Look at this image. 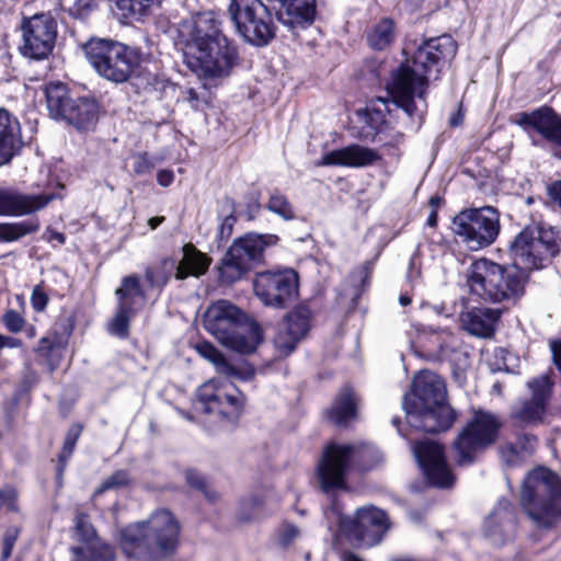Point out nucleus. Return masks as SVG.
I'll return each mask as SVG.
<instances>
[{"instance_id": "obj_13", "label": "nucleus", "mask_w": 561, "mask_h": 561, "mask_svg": "<svg viewBox=\"0 0 561 561\" xmlns=\"http://www.w3.org/2000/svg\"><path fill=\"white\" fill-rule=\"evenodd\" d=\"M453 232L470 251L492 245L501 232V213L494 206L470 207L453 218Z\"/></svg>"}, {"instance_id": "obj_53", "label": "nucleus", "mask_w": 561, "mask_h": 561, "mask_svg": "<svg viewBox=\"0 0 561 561\" xmlns=\"http://www.w3.org/2000/svg\"><path fill=\"white\" fill-rule=\"evenodd\" d=\"M21 528L16 526H9L3 534L1 543V558L0 561H8L12 556L13 548L20 537Z\"/></svg>"}, {"instance_id": "obj_25", "label": "nucleus", "mask_w": 561, "mask_h": 561, "mask_svg": "<svg viewBox=\"0 0 561 561\" xmlns=\"http://www.w3.org/2000/svg\"><path fill=\"white\" fill-rule=\"evenodd\" d=\"M276 19L289 30H307L317 19V0H278Z\"/></svg>"}, {"instance_id": "obj_1", "label": "nucleus", "mask_w": 561, "mask_h": 561, "mask_svg": "<svg viewBox=\"0 0 561 561\" xmlns=\"http://www.w3.org/2000/svg\"><path fill=\"white\" fill-rule=\"evenodd\" d=\"M560 251L561 236L554 227L542 224L525 226L508 245L513 263L500 264L480 257L470 264L467 286L471 299L516 306L526 294L531 272L549 266Z\"/></svg>"}, {"instance_id": "obj_40", "label": "nucleus", "mask_w": 561, "mask_h": 561, "mask_svg": "<svg viewBox=\"0 0 561 561\" xmlns=\"http://www.w3.org/2000/svg\"><path fill=\"white\" fill-rule=\"evenodd\" d=\"M506 524L513 528L517 525L515 508L510 502L494 508L485 519V529L489 535L502 534Z\"/></svg>"}, {"instance_id": "obj_8", "label": "nucleus", "mask_w": 561, "mask_h": 561, "mask_svg": "<svg viewBox=\"0 0 561 561\" xmlns=\"http://www.w3.org/2000/svg\"><path fill=\"white\" fill-rule=\"evenodd\" d=\"M81 50L94 71L115 84L126 83L144 62L141 47L111 37L91 36L81 45Z\"/></svg>"}, {"instance_id": "obj_55", "label": "nucleus", "mask_w": 561, "mask_h": 561, "mask_svg": "<svg viewBox=\"0 0 561 561\" xmlns=\"http://www.w3.org/2000/svg\"><path fill=\"white\" fill-rule=\"evenodd\" d=\"M237 221H238L237 214H228L222 218V220L217 229V234H216V241H217L218 245L226 243L230 239V237L233 233V229H234Z\"/></svg>"}, {"instance_id": "obj_37", "label": "nucleus", "mask_w": 561, "mask_h": 561, "mask_svg": "<svg viewBox=\"0 0 561 561\" xmlns=\"http://www.w3.org/2000/svg\"><path fill=\"white\" fill-rule=\"evenodd\" d=\"M186 485L201 493L207 503L216 505L220 499V492L215 488L210 478L196 468H186L183 472Z\"/></svg>"}, {"instance_id": "obj_50", "label": "nucleus", "mask_w": 561, "mask_h": 561, "mask_svg": "<svg viewBox=\"0 0 561 561\" xmlns=\"http://www.w3.org/2000/svg\"><path fill=\"white\" fill-rule=\"evenodd\" d=\"M19 494L13 485H5L0 489V514L1 513H18Z\"/></svg>"}, {"instance_id": "obj_27", "label": "nucleus", "mask_w": 561, "mask_h": 561, "mask_svg": "<svg viewBox=\"0 0 561 561\" xmlns=\"http://www.w3.org/2000/svg\"><path fill=\"white\" fill-rule=\"evenodd\" d=\"M358 404L355 391L351 387L343 388L324 411L325 419L340 428H348L358 419Z\"/></svg>"}, {"instance_id": "obj_49", "label": "nucleus", "mask_w": 561, "mask_h": 561, "mask_svg": "<svg viewBox=\"0 0 561 561\" xmlns=\"http://www.w3.org/2000/svg\"><path fill=\"white\" fill-rule=\"evenodd\" d=\"M75 533L78 540L82 543H90V541L99 540L96 530L93 525L88 520L87 514H78L75 518Z\"/></svg>"}, {"instance_id": "obj_6", "label": "nucleus", "mask_w": 561, "mask_h": 561, "mask_svg": "<svg viewBox=\"0 0 561 561\" xmlns=\"http://www.w3.org/2000/svg\"><path fill=\"white\" fill-rule=\"evenodd\" d=\"M378 462L376 458L365 460L355 444L329 440L323 445L314 469L319 490L323 494L348 492L350 474H365L374 470Z\"/></svg>"}, {"instance_id": "obj_51", "label": "nucleus", "mask_w": 561, "mask_h": 561, "mask_svg": "<svg viewBox=\"0 0 561 561\" xmlns=\"http://www.w3.org/2000/svg\"><path fill=\"white\" fill-rule=\"evenodd\" d=\"M133 159V172L137 176L150 174L156 167V159L148 151L137 152Z\"/></svg>"}, {"instance_id": "obj_11", "label": "nucleus", "mask_w": 561, "mask_h": 561, "mask_svg": "<svg viewBox=\"0 0 561 561\" xmlns=\"http://www.w3.org/2000/svg\"><path fill=\"white\" fill-rule=\"evenodd\" d=\"M60 193L26 194L0 190V216L23 217L13 222H0V243H12L27 236L36 234L41 229L37 213L55 199H61Z\"/></svg>"}, {"instance_id": "obj_5", "label": "nucleus", "mask_w": 561, "mask_h": 561, "mask_svg": "<svg viewBox=\"0 0 561 561\" xmlns=\"http://www.w3.org/2000/svg\"><path fill=\"white\" fill-rule=\"evenodd\" d=\"M188 46L196 50L198 65L209 77L229 75L239 58L237 45L222 33L221 22L213 11L198 13Z\"/></svg>"}, {"instance_id": "obj_56", "label": "nucleus", "mask_w": 561, "mask_h": 561, "mask_svg": "<svg viewBox=\"0 0 561 561\" xmlns=\"http://www.w3.org/2000/svg\"><path fill=\"white\" fill-rule=\"evenodd\" d=\"M2 323L10 333H19L23 330L26 321L19 311L8 309L2 316Z\"/></svg>"}, {"instance_id": "obj_32", "label": "nucleus", "mask_w": 561, "mask_h": 561, "mask_svg": "<svg viewBox=\"0 0 561 561\" xmlns=\"http://www.w3.org/2000/svg\"><path fill=\"white\" fill-rule=\"evenodd\" d=\"M503 310L490 307H473L466 317L472 333L481 336H490L494 333L495 325L502 317Z\"/></svg>"}, {"instance_id": "obj_52", "label": "nucleus", "mask_w": 561, "mask_h": 561, "mask_svg": "<svg viewBox=\"0 0 561 561\" xmlns=\"http://www.w3.org/2000/svg\"><path fill=\"white\" fill-rule=\"evenodd\" d=\"M99 3L96 0H76L69 8V15L76 20L84 21L96 11Z\"/></svg>"}, {"instance_id": "obj_18", "label": "nucleus", "mask_w": 561, "mask_h": 561, "mask_svg": "<svg viewBox=\"0 0 561 561\" xmlns=\"http://www.w3.org/2000/svg\"><path fill=\"white\" fill-rule=\"evenodd\" d=\"M428 87L427 76L419 72L412 64L410 65L409 60H405L391 71L387 92L391 102L410 118H413L417 112L415 99L425 102Z\"/></svg>"}, {"instance_id": "obj_20", "label": "nucleus", "mask_w": 561, "mask_h": 561, "mask_svg": "<svg viewBox=\"0 0 561 561\" xmlns=\"http://www.w3.org/2000/svg\"><path fill=\"white\" fill-rule=\"evenodd\" d=\"M458 44L449 34L424 39L413 51L409 60L417 70L438 80L444 69L456 57Z\"/></svg>"}, {"instance_id": "obj_38", "label": "nucleus", "mask_w": 561, "mask_h": 561, "mask_svg": "<svg viewBox=\"0 0 561 561\" xmlns=\"http://www.w3.org/2000/svg\"><path fill=\"white\" fill-rule=\"evenodd\" d=\"M547 412L548 405L528 398L511 412V419L524 426H536L543 423Z\"/></svg>"}, {"instance_id": "obj_39", "label": "nucleus", "mask_w": 561, "mask_h": 561, "mask_svg": "<svg viewBox=\"0 0 561 561\" xmlns=\"http://www.w3.org/2000/svg\"><path fill=\"white\" fill-rule=\"evenodd\" d=\"M117 306L136 308V299H145L146 293L140 284V278L136 274L127 275L122 278L121 286L115 290Z\"/></svg>"}, {"instance_id": "obj_64", "label": "nucleus", "mask_w": 561, "mask_h": 561, "mask_svg": "<svg viewBox=\"0 0 561 561\" xmlns=\"http://www.w3.org/2000/svg\"><path fill=\"white\" fill-rule=\"evenodd\" d=\"M184 101H186L192 110L199 111L201 110V100L197 91L194 88H187L184 91Z\"/></svg>"}, {"instance_id": "obj_10", "label": "nucleus", "mask_w": 561, "mask_h": 561, "mask_svg": "<svg viewBox=\"0 0 561 561\" xmlns=\"http://www.w3.org/2000/svg\"><path fill=\"white\" fill-rule=\"evenodd\" d=\"M503 426L499 414L482 408L473 409L471 417L450 444L455 465L459 468L473 466L480 455L497 443Z\"/></svg>"}, {"instance_id": "obj_41", "label": "nucleus", "mask_w": 561, "mask_h": 561, "mask_svg": "<svg viewBox=\"0 0 561 561\" xmlns=\"http://www.w3.org/2000/svg\"><path fill=\"white\" fill-rule=\"evenodd\" d=\"M175 268V260L171 256L162 257L157 266H147L145 278L151 288H164Z\"/></svg>"}, {"instance_id": "obj_61", "label": "nucleus", "mask_w": 561, "mask_h": 561, "mask_svg": "<svg viewBox=\"0 0 561 561\" xmlns=\"http://www.w3.org/2000/svg\"><path fill=\"white\" fill-rule=\"evenodd\" d=\"M375 259L365 261L360 267L358 268V274L360 277V288L365 289L370 285L371 276L374 272Z\"/></svg>"}, {"instance_id": "obj_58", "label": "nucleus", "mask_w": 561, "mask_h": 561, "mask_svg": "<svg viewBox=\"0 0 561 561\" xmlns=\"http://www.w3.org/2000/svg\"><path fill=\"white\" fill-rule=\"evenodd\" d=\"M49 297L41 285H36L31 294V305L34 311L43 312L46 310Z\"/></svg>"}, {"instance_id": "obj_43", "label": "nucleus", "mask_w": 561, "mask_h": 561, "mask_svg": "<svg viewBox=\"0 0 561 561\" xmlns=\"http://www.w3.org/2000/svg\"><path fill=\"white\" fill-rule=\"evenodd\" d=\"M527 387L531 392L530 399L549 407L554 388L552 371L542 374L538 377L530 379L527 382Z\"/></svg>"}, {"instance_id": "obj_9", "label": "nucleus", "mask_w": 561, "mask_h": 561, "mask_svg": "<svg viewBox=\"0 0 561 561\" xmlns=\"http://www.w3.org/2000/svg\"><path fill=\"white\" fill-rule=\"evenodd\" d=\"M520 504L538 527H554L561 519L560 476L542 466L529 471L523 482Z\"/></svg>"}, {"instance_id": "obj_12", "label": "nucleus", "mask_w": 561, "mask_h": 561, "mask_svg": "<svg viewBox=\"0 0 561 561\" xmlns=\"http://www.w3.org/2000/svg\"><path fill=\"white\" fill-rule=\"evenodd\" d=\"M279 241L278 234L256 231L236 238L220 261L219 279L227 285L242 279L253 268L266 263L268 250L278 245Z\"/></svg>"}, {"instance_id": "obj_21", "label": "nucleus", "mask_w": 561, "mask_h": 561, "mask_svg": "<svg viewBox=\"0 0 561 561\" xmlns=\"http://www.w3.org/2000/svg\"><path fill=\"white\" fill-rule=\"evenodd\" d=\"M414 455L428 485L451 489L457 476L448 463L444 444L435 440H421L414 445Z\"/></svg>"}, {"instance_id": "obj_29", "label": "nucleus", "mask_w": 561, "mask_h": 561, "mask_svg": "<svg viewBox=\"0 0 561 561\" xmlns=\"http://www.w3.org/2000/svg\"><path fill=\"white\" fill-rule=\"evenodd\" d=\"M84 425L81 422H73L66 432L60 450L57 453L56 458L51 459L54 463V481L56 489L64 486L65 472L68 463L72 458L78 440L81 437Z\"/></svg>"}, {"instance_id": "obj_63", "label": "nucleus", "mask_w": 561, "mask_h": 561, "mask_svg": "<svg viewBox=\"0 0 561 561\" xmlns=\"http://www.w3.org/2000/svg\"><path fill=\"white\" fill-rule=\"evenodd\" d=\"M552 363L557 370L561 374V339H552L549 341Z\"/></svg>"}, {"instance_id": "obj_46", "label": "nucleus", "mask_w": 561, "mask_h": 561, "mask_svg": "<svg viewBox=\"0 0 561 561\" xmlns=\"http://www.w3.org/2000/svg\"><path fill=\"white\" fill-rule=\"evenodd\" d=\"M192 347L201 357L214 364L218 373L227 362V357L210 341L199 340L192 344Z\"/></svg>"}, {"instance_id": "obj_2", "label": "nucleus", "mask_w": 561, "mask_h": 561, "mask_svg": "<svg viewBox=\"0 0 561 561\" xmlns=\"http://www.w3.org/2000/svg\"><path fill=\"white\" fill-rule=\"evenodd\" d=\"M181 531L175 514L159 507L147 519L124 526L119 530L118 542L129 561H164L178 553Z\"/></svg>"}, {"instance_id": "obj_47", "label": "nucleus", "mask_w": 561, "mask_h": 561, "mask_svg": "<svg viewBox=\"0 0 561 561\" xmlns=\"http://www.w3.org/2000/svg\"><path fill=\"white\" fill-rule=\"evenodd\" d=\"M136 313V308L117 306L115 317L112 321L113 331L121 337H127L129 334L130 320Z\"/></svg>"}, {"instance_id": "obj_4", "label": "nucleus", "mask_w": 561, "mask_h": 561, "mask_svg": "<svg viewBox=\"0 0 561 561\" xmlns=\"http://www.w3.org/2000/svg\"><path fill=\"white\" fill-rule=\"evenodd\" d=\"M203 322L205 330L224 347L239 355L254 354L265 339L262 325L226 299L211 302Z\"/></svg>"}, {"instance_id": "obj_57", "label": "nucleus", "mask_w": 561, "mask_h": 561, "mask_svg": "<svg viewBox=\"0 0 561 561\" xmlns=\"http://www.w3.org/2000/svg\"><path fill=\"white\" fill-rule=\"evenodd\" d=\"M446 201L445 198L439 195L435 194L432 195L428 198V207L431 209L428 217L426 219V226L430 228H436L438 225V210L445 205Z\"/></svg>"}, {"instance_id": "obj_36", "label": "nucleus", "mask_w": 561, "mask_h": 561, "mask_svg": "<svg viewBox=\"0 0 561 561\" xmlns=\"http://www.w3.org/2000/svg\"><path fill=\"white\" fill-rule=\"evenodd\" d=\"M116 12L123 23L142 21L153 7H160L163 0H114Z\"/></svg>"}, {"instance_id": "obj_42", "label": "nucleus", "mask_w": 561, "mask_h": 561, "mask_svg": "<svg viewBox=\"0 0 561 561\" xmlns=\"http://www.w3.org/2000/svg\"><path fill=\"white\" fill-rule=\"evenodd\" d=\"M365 125L358 130L357 138L363 141H375L376 137L388 125L386 116L380 110H364Z\"/></svg>"}, {"instance_id": "obj_54", "label": "nucleus", "mask_w": 561, "mask_h": 561, "mask_svg": "<svg viewBox=\"0 0 561 561\" xmlns=\"http://www.w3.org/2000/svg\"><path fill=\"white\" fill-rule=\"evenodd\" d=\"M244 207L247 220L253 221L259 216L262 209L261 192L259 190L248 192L244 195Z\"/></svg>"}, {"instance_id": "obj_33", "label": "nucleus", "mask_w": 561, "mask_h": 561, "mask_svg": "<svg viewBox=\"0 0 561 561\" xmlns=\"http://www.w3.org/2000/svg\"><path fill=\"white\" fill-rule=\"evenodd\" d=\"M397 26L391 18H381L365 33L367 46L374 51L388 49L396 41Z\"/></svg>"}, {"instance_id": "obj_23", "label": "nucleus", "mask_w": 561, "mask_h": 561, "mask_svg": "<svg viewBox=\"0 0 561 561\" xmlns=\"http://www.w3.org/2000/svg\"><path fill=\"white\" fill-rule=\"evenodd\" d=\"M511 122L526 134H536L543 140L561 147V115L552 106L543 104L529 112L516 113Z\"/></svg>"}, {"instance_id": "obj_30", "label": "nucleus", "mask_w": 561, "mask_h": 561, "mask_svg": "<svg viewBox=\"0 0 561 561\" xmlns=\"http://www.w3.org/2000/svg\"><path fill=\"white\" fill-rule=\"evenodd\" d=\"M126 83H129L131 91L139 96L160 99L169 81L163 76L144 68L141 64Z\"/></svg>"}, {"instance_id": "obj_28", "label": "nucleus", "mask_w": 561, "mask_h": 561, "mask_svg": "<svg viewBox=\"0 0 561 561\" xmlns=\"http://www.w3.org/2000/svg\"><path fill=\"white\" fill-rule=\"evenodd\" d=\"M183 256L175 266L174 277L178 280H184L188 277H201L205 275L211 264V257L202 252L192 242L182 247Z\"/></svg>"}, {"instance_id": "obj_22", "label": "nucleus", "mask_w": 561, "mask_h": 561, "mask_svg": "<svg viewBox=\"0 0 561 561\" xmlns=\"http://www.w3.org/2000/svg\"><path fill=\"white\" fill-rule=\"evenodd\" d=\"M312 311L305 304L296 305L283 318L274 336V345L279 356H289L311 330Z\"/></svg>"}, {"instance_id": "obj_19", "label": "nucleus", "mask_w": 561, "mask_h": 561, "mask_svg": "<svg viewBox=\"0 0 561 561\" xmlns=\"http://www.w3.org/2000/svg\"><path fill=\"white\" fill-rule=\"evenodd\" d=\"M391 525L387 512L374 505L358 507L352 517L340 519L341 529L350 539L369 546L379 545Z\"/></svg>"}, {"instance_id": "obj_48", "label": "nucleus", "mask_w": 561, "mask_h": 561, "mask_svg": "<svg viewBox=\"0 0 561 561\" xmlns=\"http://www.w3.org/2000/svg\"><path fill=\"white\" fill-rule=\"evenodd\" d=\"M219 374L229 378H236L241 381H251L254 379L256 370L255 367L250 363L233 365L227 359Z\"/></svg>"}, {"instance_id": "obj_15", "label": "nucleus", "mask_w": 561, "mask_h": 561, "mask_svg": "<svg viewBox=\"0 0 561 561\" xmlns=\"http://www.w3.org/2000/svg\"><path fill=\"white\" fill-rule=\"evenodd\" d=\"M228 12L237 33L247 43L264 47L275 38L272 10L262 0H231Z\"/></svg>"}, {"instance_id": "obj_26", "label": "nucleus", "mask_w": 561, "mask_h": 561, "mask_svg": "<svg viewBox=\"0 0 561 561\" xmlns=\"http://www.w3.org/2000/svg\"><path fill=\"white\" fill-rule=\"evenodd\" d=\"M24 147L19 118L0 107V167L11 163Z\"/></svg>"}, {"instance_id": "obj_31", "label": "nucleus", "mask_w": 561, "mask_h": 561, "mask_svg": "<svg viewBox=\"0 0 561 561\" xmlns=\"http://www.w3.org/2000/svg\"><path fill=\"white\" fill-rule=\"evenodd\" d=\"M267 502V493L264 488H259L241 496L237 503L234 520L238 525H247L262 518Z\"/></svg>"}, {"instance_id": "obj_24", "label": "nucleus", "mask_w": 561, "mask_h": 561, "mask_svg": "<svg viewBox=\"0 0 561 561\" xmlns=\"http://www.w3.org/2000/svg\"><path fill=\"white\" fill-rule=\"evenodd\" d=\"M381 160V156L369 147L352 144L324 153L316 162L317 167L337 165L345 168H365Z\"/></svg>"}, {"instance_id": "obj_7", "label": "nucleus", "mask_w": 561, "mask_h": 561, "mask_svg": "<svg viewBox=\"0 0 561 561\" xmlns=\"http://www.w3.org/2000/svg\"><path fill=\"white\" fill-rule=\"evenodd\" d=\"M44 92L51 118L65 122L78 133H89L96 128L103 105L93 92L71 89L60 81L47 83Z\"/></svg>"}, {"instance_id": "obj_44", "label": "nucleus", "mask_w": 561, "mask_h": 561, "mask_svg": "<svg viewBox=\"0 0 561 561\" xmlns=\"http://www.w3.org/2000/svg\"><path fill=\"white\" fill-rule=\"evenodd\" d=\"M133 482L129 470L118 469L115 470L111 476L104 479L100 485L94 490L93 497H99L105 492L117 491L124 488H128Z\"/></svg>"}, {"instance_id": "obj_14", "label": "nucleus", "mask_w": 561, "mask_h": 561, "mask_svg": "<svg viewBox=\"0 0 561 561\" xmlns=\"http://www.w3.org/2000/svg\"><path fill=\"white\" fill-rule=\"evenodd\" d=\"M19 31L21 37L18 51L23 58L41 62L54 55L58 38V21L50 11L23 15Z\"/></svg>"}, {"instance_id": "obj_60", "label": "nucleus", "mask_w": 561, "mask_h": 561, "mask_svg": "<svg viewBox=\"0 0 561 561\" xmlns=\"http://www.w3.org/2000/svg\"><path fill=\"white\" fill-rule=\"evenodd\" d=\"M61 348L60 344L55 339H50L48 336H43L38 341V345L35 350L36 354L39 357H43L45 355H48L49 353H54Z\"/></svg>"}, {"instance_id": "obj_35", "label": "nucleus", "mask_w": 561, "mask_h": 561, "mask_svg": "<svg viewBox=\"0 0 561 561\" xmlns=\"http://www.w3.org/2000/svg\"><path fill=\"white\" fill-rule=\"evenodd\" d=\"M71 561H115V548L101 539L83 543L82 546H72L69 549Z\"/></svg>"}, {"instance_id": "obj_16", "label": "nucleus", "mask_w": 561, "mask_h": 561, "mask_svg": "<svg viewBox=\"0 0 561 561\" xmlns=\"http://www.w3.org/2000/svg\"><path fill=\"white\" fill-rule=\"evenodd\" d=\"M199 410L214 415L219 422L236 426L245 412L247 396L234 385L229 387L214 379L203 383L196 391Z\"/></svg>"}, {"instance_id": "obj_62", "label": "nucleus", "mask_w": 561, "mask_h": 561, "mask_svg": "<svg viewBox=\"0 0 561 561\" xmlns=\"http://www.w3.org/2000/svg\"><path fill=\"white\" fill-rule=\"evenodd\" d=\"M547 196L552 205L561 209V180H556L547 185Z\"/></svg>"}, {"instance_id": "obj_45", "label": "nucleus", "mask_w": 561, "mask_h": 561, "mask_svg": "<svg viewBox=\"0 0 561 561\" xmlns=\"http://www.w3.org/2000/svg\"><path fill=\"white\" fill-rule=\"evenodd\" d=\"M265 208L286 221H290L296 218L293 204L289 202L288 197L278 190H274L271 193Z\"/></svg>"}, {"instance_id": "obj_17", "label": "nucleus", "mask_w": 561, "mask_h": 561, "mask_svg": "<svg viewBox=\"0 0 561 561\" xmlns=\"http://www.w3.org/2000/svg\"><path fill=\"white\" fill-rule=\"evenodd\" d=\"M253 291L264 306L286 309L298 297L299 275L290 267L257 272Z\"/></svg>"}, {"instance_id": "obj_3", "label": "nucleus", "mask_w": 561, "mask_h": 561, "mask_svg": "<svg viewBox=\"0 0 561 561\" xmlns=\"http://www.w3.org/2000/svg\"><path fill=\"white\" fill-rule=\"evenodd\" d=\"M404 410L409 425L425 434L445 433L457 420V412L447 400L445 380L426 369L413 378L411 394L404 397Z\"/></svg>"}, {"instance_id": "obj_34", "label": "nucleus", "mask_w": 561, "mask_h": 561, "mask_svg": "<svg viewBox=\"0 0 561 561\" xmlns=\"http://www.w3.org/2000/svg\"><path fill=\"white\" fill-rule=\"evenodd\" d=\"M537 437L534 434L522 433L516 437V442H504L499 447L500 457L506 465L514 466L523 461L526 455L535 449Z\"/></svg>"}, {"instance_id": "obj_59", "label": "nucleus", "mask_w": 561, "mask_h": 561, "mask_svg": "<svg viewBox=\"0 0 561 561\" xmlns=\"http://www.w3.org/2000/svg\"><path fill=\"white\" fill-rule=\"evenodd\" d=\"M299 536V529L291 523H284L279 533V543L283 547H289Z\"/></svg>"}]
</instances>
